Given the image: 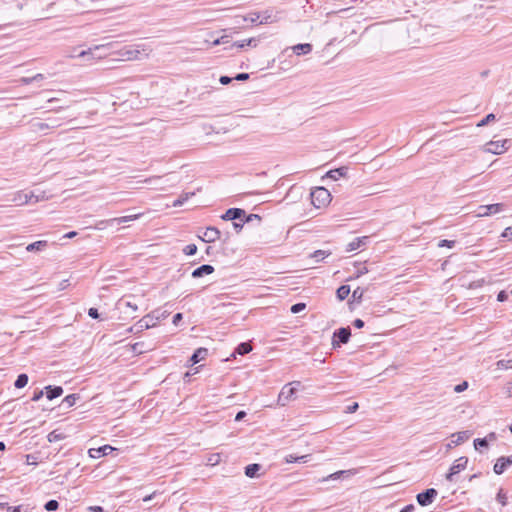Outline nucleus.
I'll return each instance as SVG.
<instances>
[{
	"label": "nucleus",
	"instance_id": "1",
	"mask_svg": "<svg viewBox=\"0 0 512 512\" xmlns=\"http://www.w3.org/2000/svg\"><path fill=\"white\" fill-rule=\"evenodd\" d=\"M169 312L167 310H154L150 314L144 316L136 323L137 332H142L146 329L156 326V324L165 318H167Z\"/></svg>",
	"mask_w": 512,
	"mask_h": 512
},
{
	"label": "nucleus",
	"instance_id": "2",
	"mask_svg": "<svg viewBox=\"0 0 512 512\" xmlns=\"http://www.w3.org/2000/svg\"><path fill=\"white\" fill-rule=\"evenodd\" d=\"M330 200L331 194L324 187H317L311 192V202L316 208L326 206Z\"/></svg>",
	"mask_w": 512,
	"mask_h": 512
},
{
	"label": "nucleus",
	"instance_id": "3",
	"mask_svg": "<svg viewBox=\"0 0 512 512\" xmlns=\"http://www.w3.org/2000/svg\"><path fill=\"white\" fill-rule=\"evenodd\" d=\"M293 384L298 386L300 384V382L295 381V382L286 384L282 387V389L278 395V400H277V402L280 406H286L290 401L295 399L297 388L292 387L291 385H293Z\"/></svg>",
	"mask_w": 512,
	"mask_h": 512
},
{
	"label": "nucleus",
	"instance_id": "4",
	"mask_svg": "<svg viewBox=\"0 0 512 512\" xmlns=\"http://www.w3.org/2000/svg\"><path fill=\"white\" fill-rule=\"evenodd\" d=\"M508 143V140H497V141H490L486 143L482 150L486 153H492L495 155H500L504 153L508 148L506 144Z\"/></svg>",
	"mask_w": 512,
	"mask_h": 512
},
{
	"label": "nucleus",
	"instance_id": "5",
	"mask_svg": "<svg viewBox=\"0 0 512 512\" xmlns=\"http://www.w3.org/2000/svg\"><path fill=\"white\" fill-rule=\"evenodd\" d=\"M351 336V330L349 327H342L336 330L333 334L332 345L334 348L340 347L341 344H346Z\"/></svg>",
	"mask_w": 512,
	"mask_h": 512
},
{
	"label": "nucleus",
	"instance_id": "6",
	"mask_svg": "<svg viewBox=\"0 0 512 512\" xmlns=\"http://www.w3.org/2000/svg\"><path fill=\"white\" fill-rule=\"evenodd\" d=\"M505 205L502 203H495L489 205H481L478 207L477 217H487L492 214L500 213L504 210Z\"/></svg>",
	"mask_w": 512,
	"mask_h": 512
},
{
	"label": "nucleus",
	"instance_id": "7",
	"mask_svg": "<svg viewBox=\"0 0 512 512\" xmlns=\"http://www.w3.org/2000/svg\"><path fill=\"white\" fill-rule=\"evenodd\" d=\"M467 463V457L462 456L456 459L453 465L450 467L449 472L446 474V480L452 482L454 475L463 471L466 468Z\"/></svg>",
	"mask_w": 512,
	"mask_h": 512
},
{
	"label": "nucleus",
	"instance_id": "8",
	"mask_svg": "<svg viewBox=\"0 0 512 512\" xmlns=\"http://www.w3.org/2000/svg\"><path fill=\"white\" fill-rule=\"evenodd\" d=\"M61 126L58 118H49L46 122L36 121L31 124L32 130L35 132L55 129Z\"/></svg>",
	"mask_w": 512,
	"mask_h": 512
},
{
	"label": "nucleus",
	"instance_id": "9",
	"mask_svg": "<svg viewBox=\"0 0 512 512\" xmlns=\"http://www.w3.org/2000/svg\"><path fill=\"white\" fill-rule=\"evenodd\" d=\"M438 492L434 488L426 489L424 492L417 494L416 499L419 505H430L437 497Z\"/></svg>",
	"mask_w": 512,
	"mask_h": 512
},
{
	"label": "nucleus",
	"instance_id": "10",
	"mask_svg": "<svg viewBox=\"0 0 512 512\" xmlns=\"http://www.w3.org/2000/svg\"><path fill=\"white\" fill-rule=\"evenodd\" d=\"M34 196V192L30 194L23 193L22 191H17L12 195L11 201L16 203V205L22 206L28 204L32 201Z\"/></svg>",
	"mask_w": 512,
	"mask_h": 512
},
{
	"label": "nucleus",
	"instance_id": "11",
	"mask_svg": "<svg viewBox=\"0 0 512 512\" xmlns=\"http://www.w3.org/2000/svg\"><path fill=\"white\" fill-rule=\"evenodd\" d=\"M512 465V455L508 457H500L494 467L493 470L497 475L502 474L509 466Z\"/></svg>",
	"mask_w": 512,
	"mask_h": 512
},
{
	"label": "nucleus",
	"instance_id": "12",
	"mask_svg": "<svg viewBox=\"0 0 512 512\" xmlns=\"http://www.w3.org/2000/svg\"><path fill=\"white\" fill-rule=\"evenodd\" d=\"M221 236V232L219 231L218 228L216 227H207L204 234H203V237L201 238L203 241L205 242H208V243H211V242H215L216 240H218Z\"/></svg>",
	"mask_w": 512,
	"mask_h": 512
},
{
	"label": "nucleus",
	"instance_id": "13",
	"mask_svg": "<svg viewBox=\"0 0 512 512\" xmlns=\"http://www.w3.org/2000/svg\"><path fill=\"white\" fill-rule=\"evenodd\" d=\"M114 448L110 445H104L99 448H91L88 453L91 458H100L102 456L110 454Z\"/></svg>",
	"mask_w": 512,
	"mask_h": 512
},
{
	"label": "nucleus",
	"instance_id": "14",
	"mask_svg": "<svg viewBox=\"0 0 512 512\" xmlns=\"http://www.w3.org/2000/svg\"><path fill=\"white\" fill-rule=\"evenodd\" d=\"M243 216H245V211L240 208H230L228 209L221 218L223 220H237L241 219Z\"/></svg>",
	"mask_w": 512,
	"mask_h": 512
},
{
	"label": "nucleus",
	"instance_id": "15",
	"mask_svg": "<svg viewBox=\"0 0 512 512\" xmlns=\"http://www.w3.org/2000/svg\"><path fill=\"white\" fill-rule=\"evenodd\" d=\"M368 241H369L368 236L357 237L353 241H351L350 243L347 244L346 252H352L354 250H357V249L365 246L368 243Z\"/></svg>",
	"mask_w": 512,
	"mask_h": 512
},
{
	"label": "nucleus",
	"instance_id": "16",
	"mask_svg": "<svg viewBox=\"0 0 512 512\" xmlns=\"http://www.w3.org/2000/svg\"><path fill=\"white\" fill-rule=\"evenodd\" d=\"M214 272V267L210 264H204L193 270L192 277L200 278L204 275H210Z\"/></svg>",
	"mask_w": 512,
	"mask_h": 512
},
{
	"label": "nucleus",
	"instance_id": "17",
	"mask_svg": "<svg viewBox=\"0 0 512 512\" xmlns=\"http://www.w3.org/2000/svg\"><path fill=\"white\" fill-rule=\"evenodd\" d=\"M354 474H355L354 470H340V471L334 472L326 477H323L322 479L319 480V482H326L329 480H337V479H340L342 476H351Z\"/></svg>",
	"mask_w": 512,
	"mask_h": 512
},
{
	"label": "nucleus",
	"instance_id": "18",
	"mask_svg": "<svg viewBox=\"0 0 512 512\" xmlns=\"http://www.w3.org/2000/svg\"><path fill=\"white\" fill-rule=\"evenodd\" d=\"M348 168L347 167H339L336 169H332L326 173V177L332 180H339L342 177L347 175Z\"/></svg>",
	"mask_w": 512,
	"mask_h": 512
},
{
	"label": "nucleus",
	"instance_id": "19",
	"mask_svg": "<svg viewBox=\"0 0 512 512\" xmlns=\"http://www.w3.org/2000/svg\"><path fill=\"white\" fill-rule=\"evenodd\" d=\"M46 397L49 400H53L63 394V388L61 386H46Z\"/></svg>",
	"mask_w": 512,
	"mask_h": 512
},
{
	"label": "nucleus",
	"instance_id": "20",
	"mask_svg": "<svg viewBox=\"0 0 512 512\" xmlns=\"http://www.w3.org/2000/svg\"><path fill=\"white\" fill-rule=\"evenodd\" d=\"M451 437H452V444H454V446H457V445H460L461 443L465 442L466 440H468L470 437V433H469V431H461V432L452 434Z\"/></svg>",
	"mask_w": 512,
	"mask_h": 512
},
{
	"label": "nucleus",
	"instance_id": "21",
	"mask_svg": "<svg viewBox=\"0 0 512 512\" xmlns=\"http://www.w3.org/2000/svg\"><path fill=\"white\" fill-rule=\"evenodd\" d=\"M292 50L298 56L305 55L312 51V45L310 43L297 44L292 47Z\"/></svg>",
	"mask_w": 512,
	"mask_h": 512
},
{
	"label": "nucleus",
	"instance_id": "22",
	"mask_svg": "<svg viewBox=\"0 0 512 512\" xmlns=\"http://www.w3.org/2000/svg\"><path fill=\"white\" fill-rule=\"evenodd\" d=\"M208 355V350L206 348H198L190 357V362L194 365L201 360L205 359Z\"/></svg>",
	"mask_w": 512,
	"mask_h": 512
},
{
	"label": "nucleus",
	"instance_id": "23",
	"mask_svg": "<svg viewBox=\"0 0 512 512\" xmlns=\"http://www.w3.org/2000/svg\"><path fill=\"white\" fill-rule=\"evenodd\" d=\"M262 466L258 463L249 464L245 467V475L249 478L258 477V472L261 470Z\"/></svg>",
	"mask_w": 512,
	"mask_h": 512
},
{
	"label": "nucleus",
	"instance_id": "24",
	"mask_svg": "<svg viewBox=\"0 0 512 512\" xmlns=\"http://www.w3.org/2000/svg\"><path fill=\"white\" fill-rule=\"evenodd\" d=\"M48 246L47 241L39 240L34 243H31L26 246V251L34 252V251H43Z\"/></svg>",
	"mask_w": 512,
	"mask_h": 512
},
{
	"label": "nucleus",
	"instance_id": "25",
	"mask_svg": "<svg viewBox=\"0 0 512 512\" xmlns=\"http://www.w3.org/2000/svg\"><path fill=\"white\" fill-rule=\"evenodd\" d=\"M141 216H142V213H137V214L128 215V216L116 217V218L109 220V222H116L117 224H121V223H126L129 221L137 220Z\"/></svg>",
	"mask_w": 512,
	"mask_h": 512
},
{
	"label": "nucleus",
	"instance_id": "26",
	"mask_svg": "<svg viewBox=\"0 0 512 512\" xmlns=\"http://www.w3.org/2000/svg\"><path fill=\"white\" fill-rule=\"evenodd\" d=\"M251 350H252L251 344L248 342H243L237 346V348H236L235 352L232 354V356L235 357V354L245 355V354H248Z\"/></svg>",
	"mask_w": 512,
	"mask_h": 512
},
{
	"label": "nucleus",
	"instance_id": "27",
	"mask_svg": "<svg viewBox=\"0 0 512 512\" xmlns=\"http://www.w3.org/2000/svg\"><path fill=\"white\" fill-rule=\"evenodd\" d=\"M349 294H350V286H348V285H342L336 291L337 298L340 301L346 299Z\"/></svg>",
	"mask_w": 512,
	"mask_h": 512
},
{
	"label": "nucleus",
	"instance_id": "28",
	"mask_svg": "<svg viewBox=\"0 0 512 512\" xmlns=\"http://www.w3.org/2000/svg\"><path fill=\"white\" fill-rule=\"evenodd\" d=\"M80 398V396L78 394H70L68 396H66L63 401H62V404L67 407V408H70L72 406L75 405L76 401Z\"/></svg>",
	"mask_w": 512,
	"mask_h": 512
},
{
	"label": "nucleus",
	"instance_id": "29",
	"mask_svg": "<svg viewBox=\"0 0 512 512\" xmlns=\"http://www.w3.org/2000/svg\"><path fill=\"white\" fill-rule=\"evenodd\" d=\"M194 195V192H191V193H183L179 196L178 199H176L172 206L173 207H180L182 206L188 199L190 196H193Z\"/></svg>",
	"mask_w": 512,
	"mask_h": 512
},
{
	"label": "nucleus",
	"instance_id": "30",
	"mask_svg": "<svg viewBox=\"0 0 512 512\" xmlns=\"http://www.w3.org/2000/svg\"><path fill=\"white\" fill-rule=\"evenodd\" d=\"M28 383V376L26 374H20L18 375L15 383H14V386L18 389H21L23 387H25Z\"/></svg>",
	"mask_w": 512,
	"mask_h": 512
},
{
	"label": "nucleus",
	"instance_id": "31",
	"mask_svg": "<svg viewBox=\"0 0 512 512\" xmlns=\"http://www.w3.org/2000/svg\"><path fill=\"white\" fill-rule=\"evenodd\" d=\"M363 296H364V289H362L360 287H357L352 292V300L357 302V303H360L362 301Z\"/></svg>",
	"mask_w": 512,
	"mask_h": 512
},
{
	"label": "nucleus",
	"instance_id": "32",
	"mask_svg": "<svg viewBox=\"0 0 512 512\" xmlns=\"http://www.w3.org/2000/svg\"><path fill=\"white\" fill-rule=\"evenodd\" d=\"M256 46V39L255 38H249L247 40L241 41V42H235L232 46H237L238 48H243L245 46Z\"/></svg>",
	"mask_w": 512,
	"mask_h": 512
},
{
	"label": "nucleus",
	"instance_id": "33",
	"mask_svg": "<svg viewBox=\"0 0 512 512\" xmlns=\"http://www.w3.org/2000/svg\"><path fill=\"white\" fill-rule=\"evenodd\" d=\"M496 366L498 369H501V370L511 369L512 368V359L499 360V361H497Z\"/></svg>",
	"mask_w": 512,
	"mask_h": 512
},
{
	"label": "nucleus",
	"instance_id": "34",
	"mask_svg": "<svg viewBox=\"0 0 512 512\" xmlns=\"http://www.w3.org/2000/svg\"><path fill=\"white\" fill-rule=\"evenodd\" d=\"M49 442H56L62 440L64 436L61 433H58L56 430L50 432L47 436Z\"/></svg>",
	"mask_w": 512,
	"mask_h": 512
},
{
	"label": "nucleus",
	"instance_id": "35",
	"mask_svg": "<svg viewBox=\"0 0 512 512\" xmlns=\"http://www.w3.org/2000/svg\"><path fill=\"white\" fill-rule=\"evenodd\" d=\"M487 446H488L487 438H477L474 440V447L476 450H479L480 448H485Z\"/></svg>",
	"mask_w": 512,
	"mask_h": 512
},
{
	"label": "nucleus",
	"instance_id": "36",
	"mask_svg": "<svg viewBox=\"0 0 512 512\" xmlns=\"http://www.w3.org/2000/svg\"><path fill=\"white\" fill-rule=\"evenodd\" d=\"M496 119V116L495 114L493 113H490L488 115H486L485 118H483L478 124H477V127H483L485 125H487L488 123L494 121Z\"/></svg>",
	"mask_w": 512,
	"mask_h": 512
},
{
	"label": "nucleus",
	"instance_id": "37",
	"mask_svg": "<svg viewBox=\"0 0 512 512\" xmlns=\"http://www.w3.org/2000/svg\"><path fill=\"white\" fill-rule=\"evenodd\" d=\"M355 278H359L360 276L368 273V268L364 264H358L355 266Z\"/></svg>",
	"mask_w": 512,
	"mask_h": 512
},
{
	"label": "nucleus",
	"instance_id": "38",
	"mask_svg": "<svg viewBox=\"0 0 512 512\" xmlns=\"http://www.w3.org/2000/svg\"><path fill=\"white\" fill-rule=\"evenodd\" d=\"M496 500H497V501H498L502 506L507 505V495H506V493L503 491V489H500V490H499V492L497 493Z\"/></svg>",
	"mask_w": 512,
	"mask_h": 512
},
{
	"label": "nucleus",
	"instance_id": "39",
	"mask_svg": "<svg viewBox=\"0 0 512 512\" xmlns=\"http://www.w3.org/2000/svg\"><path fill=\"white\" fill-rule=\"evenodd\" d=\"M44 507L47 511H55L58 509L59 503L56 500L52 499V500H49L48 502H46Z\"/></svg>",
	"mask_w": 512,
	"mask_h": 512
},
{
	"label": "nucleus",
	"instance_id": "40",
	"mask_svg": "<svg viewBox=\"0 0 512 512\" xmlns=\"http://www.w3.org/2000/svg\"><path fill=\"white\" fill-rule=\"evenodd\" d=\"M183 252L188 256L194 255L197 252V246L195 244H189L183 249Z\"/></svg>",
	"mask_w": 512,
	"mask_h": 512
},
{
	"label": "nucleus",
	"instance_id": "41",
	"mask_svg": "<svg viewBox=\"0 0 512 512\" xmlns=\"http://www.w3.org/2000/svg\"><path fill=\"white\" fill-rule=\"evenodd\" d=\"M305 308H306V304L305 303H296V304L291 306L290 311L293 314H297V313L303 311Z\"/></svg>",
	"mask_w": 512,
	"mask_h": 512
},
{
	"label": "nucleus",
	"instance_id": "42",
	"mask_svg": "<svg viewBox=\"0 0 512 512\" xmlns=\"http://www.w3.org/2000/svg\"><path fill=\"white\" fill-rule=\"evenodd\" d=\"M329 253L323 251V250H317L314 253L311 254V257L315 258L316 261H320L324 259L326 256H328Z\"/></svg>",
	"mask_w": 512,
	"mask_h": 512
},
{
	"label": "nucleus",
	"instance_id": "43",
	"mask_svg": "<svg viewBox=\"0 0 512 512\" xmlns=\"http://www.w3.org/2000/svg\"><path fill=\"white\" fill-rule=\"evenodd\" d=\"M49 196L46 195L44 191L39 194L34 193L33 199L31 202L37 203L39 201L47 200Z\"/></svg>",
	"mask_w": 512,
	"mask_h": 512
},
{
	"label": "nucleus",
	"instance_id": "44",
	"mask_svg": "<svg viewBox=\"0 0 512 512\" xmlns=\"http://www.w3.org/2000/svg\"><path fill=\"white\" fill-rule=\"evenodd\" d=\"M467 388H468V382L463 381L462 383H460L454 387V391L456 393H461V392L465 391Z\"/></svg>",
	"mask_w": 512,
	"mask_h": 512
},
{
	"label": "nucleus",
	"instance_id": "45",
	"mask_svg": "<svg viewBox=\"0 0 512 512\" xmlns=\"http://www.w3.org/2000/svg\"><path fill=\"white\" fill-rule=\"evenodd\" d=\"M438 246H439V247H444V246H446V247H448V248H453V247L455 246V241H453V240H446V239H444V240H441V241L438 243Z\"/></svg>",
	"mask_w": 512,
	"mask_h": 512
},
{
	"label": "nucleus",
	"instance_id": "46",
	"mask_svg": "<svg viewBox=\"0 0 512 512\" xmlns=\"http://www.w3.org/2000/svg\"><path fill=\"white\" fill-rule=\"evenodd\" d=\"M359 405L357 402L352 403L351 405L347 406L345 409V413L351 414L357 411Z\"/></svg>",
	"mask_w": 512,
	"mask_h": 512
},
{
	"label": "nucleus",
	"instance_id": "47",
	"mask_svg": "<svg viewBox=\"0 0 512 512\" xmlns=\"http://www.w3.org/2000/svg\"><path fill=\"white\" fill-rule=\"evenodd\" d=\"M508 299V294L505 291H500L497 295V300L499 302H504Z\"/></svg>",
	"mask_w": 512,
	"mask_h": 512
},
{
	"label": "nucleus",
	"instance_id": "48",
	"mask_svg": "<svg viewBox=\"0 0 512 512\" xmlns=\"http://www.w3.org/2000/svg\"><path fill=\"white\" fill-rule=\"evenodd\" d=\"M88 315L93 318V319H98L99 318V313H98V310L96 308H90L88 310Z\"/></svg>",
	"mask_w": 512,
	"mask_h": 512
},
{
	"label": "nucleus",
	"instance_id": "49",
	"mask_svg": "<svg viewBox=\"0 0 512 512\" xmlns=\"http://www.w3.org/2000/svg\"><path fill=\"white\" fill-rule=\"evenodd\" d=\"M233 80V78L229 77V76H221L219 78V82L222 84V85H228L229 83H231Z\"/></svg>",
	"mask_w": 512,
	"mask_h": 512
},
{
	"label": "nucleus",
	"instance_id": "50",
	"mask_svg": "<svg viewBox=\"0 0 512 512\" xmlns=\"http://www.w3.org/2000/svg\"><path fill=\"white\" fill-rule=\"evenodd\" d=\"M248 78H249V74L248 73H239L233 79H235L237 81H245Z\"/></svg>",
	"mask_w": 512,
	"mask_h": 512
},
{
	"label": "nucleus",
	"instance_id": "51",
	"mask_svg": "<svg viewBox=\"0 0 512 512\" xmlns=\"http://www.w3.org/2000/svg\"><path fill=\"white\" fill-rule=\"evenodd\" d=\"M142 346H143V343H135L132 345V351L135 352V353H142Z\"/></svg>",
	"mask_w": 512,
	"mask_h": 512
},
{
	"label": "nucleus",
	"instance_id": "52",
	"mask_svg": "<svg viewBox=\"0 0 512 512\" xmlns=\"http://www.w3.org/2000/svg\"><path fill=\"white\" fill-rule=\"evenodd\" d=\"M501 236L504 237V238L512 239V228L511 227H507L503 231Z\"/></svg>",
	"mask_w": 512,
	"mask_h": 512
},
{
	"label": "nucleus",
	"instance_id": "53",
	"mask_svg": "<svg viewBox=\"0 0 512 512\" xmlns=\"http://www.w3.org/2000/svg\"><path fill=\"white\" fill-rule=\"evenodd\" d=\"M258 19H259L258 14H252L249 18L248 17L242 18L243 21H250L251 23H255Z\"/></svg>",
	"mask_w": 512,
	"mask_h": 512
},
{
	"label": "nucleus",
	"instance_id": "54",
	"mask_svg": "<svg viewBox=\"0 0 512 512\" xmlns=\"http://www.w3.org/2000/svg\"><path fill=\"white\" fill-rule=\"evenodd\" d=\"M183 318V315L182 313H176L174 316H173V324L174 325H178V323L182 320Z\"/></svg>",
	"mask_w": 512,
	"mask_h": 512
},
{
	"label": "nucleus",
	"instance_id": "55",
	"mask_svg": "<svg viewBox=\"0 0 512 512\" xmlns=\"http://www.w3.org/2000/svg\"><path fill=\"white\" fill-rule=\"evenodd\" d=\"M285 462L286 463H294V462H298V457L294 456V455H287L285 457Z\"/></svg>",
	"mask_w": 512,
	"mask_h": 512
},
{
	"label": "nucleus",
	"instance_id": "56",
	"mask_svg": "<svg viewBox=\"0 0 512 512\" xmlns=\"http://www.w3.org/2000/svg\"><path fill=\"white\" fill-rule=\"evenodd\" d=\"M43 396V391L40 390V391H37L34 393L33 397H32V401H39Z\"/></svg>",
	"mask_w": 512,
	"mask_h": 512
},
{
	"label": "nucleus",
	"instance_id": "57",
	"mask_svg": "<svg viewBox=\"0 0 512 512\" xmlns=\"http://www.w3.org/2000/svg\"><path fill=\"white\" fill-rule=\"evenodd\" d=\"M415 510V506L413 504L406 505L399 512H413Z\"/></svg>",
	"mask_w": 512,
	"mask_h": 512
},
{
	"label": "nucleus",
	"instance_id": "58",
	"mask_svg": "<svg viewBox=\"0 0 512 512\" xmlns=\"http://www.w3.org/2000/svg\"><path fill=\"white\" fill-rule=\"evenodd\" d=\"M364 324H365V323H364V321H363V320H361V319H355V320H354V322H353V325H354L356 328H358V329L363 328V327H364Z\"/></svg>",
	"mask_w": 512,
	"mask_h": 512
},
{
	"label": "nucleus",
	"instance_id": "59",
	"mask_svg": "<svg viewBox=\"0 0 512 512\" xmlns=\"http://www.w3.org/2000/svg\"><path fill=\"white\" fill-rule=\"evenodd\" d=\"M90 512H103V508L101 506H90L88 507Z\"/></svg>",
	"mask_w": 512,
	"mask_h": 512
},
{
	"label": "nucleus",
	"instance_id": "60",
	"mask_svg": "<svg viewBox=\"0 0 512 512\" xmlns=\"http://www.w3.org/2000/svg\"><path fill=\"white\" fill-rule=\"evenodd\" d=\"M245 416H246V412L245 411H239L236 414L235 421H241Z\"/></svg>",
	"mask_w": 512,
	"mask_h": 512
},
{
	"label": "nucleus",
	"instance_id": "61",
	"mask_svg": "<svg viewBox=\"0 0 512 512\" xmlns=\"http://www.w3.org/2000/svg\"><path fill=\"white\" fill-rule=\"evenodd\" d=\"M20 82L25 84V85H28V84H31L33 82V79L32 77H23L20 79Z\"/></svg>",
	"mask_w": 512,
	"mask_h": 512
},
{
	"label": "nucleus",
	"instance_id": "62",
	"mask_svg": "<svg viewBox=\"0 0 512 512\" xmlns=\"http://www.w3.org/2000/svg\"><path fill=\"white\" fill-rule=\"evenodd\" d=\"M91 52H92V48H89L88 50L81 51L78 56L79 57H85V56L91 54Z\"/></svg>",
	"mask_w": 512,
	"mask_h": 512
},
{
	"label": "nucleus",
	"instance_id": "63",
	"mask_svg": "<svg viewBox=\"0 0 512 512\" xmlns=\"http://www.w3.org/2000/svg\"><path fill=\"white\" fill-rule=\"evenodd\" d=\"M221 44H226V41H223V39L217 38V39H215V40L212 42V45H213V46H217V45H221Z\"/></svg>",
	"mask_w": 512,
	"mask_h": 512
},
{
	"label": "nucleus",
	"instance_id": "64",
	"mask_svg": "<svg viewBox=\"0 0 512 512\" xmlns=\"http://www.w3.org/2000/svg\"><path fill=\"white\" fill-rule=\"evenodd\" d=\"M32 79H33V82H34V81L43 80V79H44V75H43V74H41V73H38V74L34 75V76L32 77Z\"/></svg>",
	"mask_w": 512,
	"mask_h": 512
}]
</instances>
